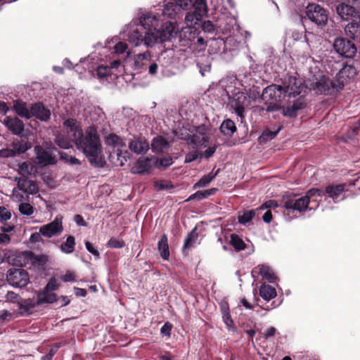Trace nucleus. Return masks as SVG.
Wrapping results in <instances>:
<instances>
[{
  "instance_id": "nucleus-8",
  "label": "nucleus",
  "mask_w": 360,
  "mask_h": 360,
  "mask_svg": "<svg viewBox=\"0 0 360 360\" xmlns=\"http://www.w3.org/2000/svg\"><path fill=\"white\" fill-rule=\"evenodd\" d=\"M336 83L331 81L329 78L322 76L311 84L310 90L314 91L316 94L333 95L339 92L337 89Z\"/></svg>"
},
{
  "instance_id": "nucleus-7",
  "label": "nucleus",
  "mask_w": 360,
  "mask_h": 360,
  "mask_svg": "<svg viewBox=\"0 0 360 360\" xmlns=\"http://www.w3.org/2000/svg\"><path fill=\"white\" fill-rule=\"evenodd\" d=\"M207 129L206 125L201 124L195 128V132L193 135L186 134V136H181V139L187 141L188 144L193 145L196 148L205 147L210 140Z\"/></svg>"
},
{
  "instance_id": "nucleus-38",
  "label": "nucleus",
  "mask_w": 360,
  "mask_h": 360,
  "mask_svg": "<svg viewBox=\"0 0 360 360\" xmlns=\"http://www.w3.org/2000/svg\"><path fill=\"white\" fill-rule=\"evenodd\" d=\"M181 11L174 2L169 1L165 4L162 13L165 16L173 19L175 18L176 15Z\"/></svg>"
},
{
  "instance_id": "nucleus-43",
  "label": "nucleus",
  "mask_w": 360,
  "mask_h": 360,
  "mask_svg": "<svg viewBox=\"0 0 360 360\" xmlns=\"http://www.w3.org/2000/svg\"><path fill=\"white\" fill-rule=\"evenodd\" d=\"M105 144L114 147L124 145L123 140L115 134H110L105 137Z\"/></svg>"
},
{
  "instance_id": "nucleus-45",
  "label": "nucleus",
  "mask_w": 360,
  "mask_h": 360,
  "mask_svg": "<svg viewBox=\"0 0 360 360\" xmlns=\"http://www.w3.org/2000/svg\"><path fill=\"white\" fill-rule=\"evenodd\" d=\"M278 131L279 130H277V131H271L269 129H265L262 135L259 137V141L260 143H266L269 141H271L273 139H274L278 133Z\"/></svg>"
},
{
  "instance_id": "nucleus-24",
  "label": "nucleus",
  "mask_w": 360,
  "mask_h": 360,
  "mask_svg": "<svg viewBox=\"0 0 360 360\" xmlns=\"http://www.w3.org/2000/svg\"><path fill=\"white\" fill-rule=\"evenodd\" d=\"M13 110L21 117L30 119L32 117V106L29 109L27 103L20 99L13 101Z\"/></svg>"
},
{
  "instance_id": "nucleus-59",
  "label": "nucleus",
  "mask_w": 360,
  "mask_h": 360,
  "mask_svg": "<svg viewBox=\"0 0 360 360\" xmlns=\"http://www.w3.org/2000/svg\"><path fill=\"white\" fill-rule=\"evenodd\" d=\"M11 217V212L4 206H0V221H6Z\"/></svg>"
},
{
  "instance_id": "nucleus-46",
  "label": "nucleus",
  "mask_w": 360,
  "mask_h": 360,
  "mask_svg": "<svg viewBox=\"0 0 360 360\" xmlns=\"http://www.w3.org/2000/svg\"><path fill=\"white\" fill-rule=\"evenodd\" d=\"M59 155L60 160L65 161L66 163H68L70 165H80L81 162L79 160L76 158L75 157L71 156L65 152H59Z\"/></svg>"
},
{
  "instance_id": "nucleus-33",
  "label": "nucleus",
  "mask_w": 360,
  "mask_h": 360,
  "mask_svg": "<svg viewBox=\"0 0 360 360\" xmlns=\"http://www.w3.org/2000/svg\"><path fill=\"white\" fill-rule=\"evenodd\" d=\"M154 167L158 169H165L173 164V158L170 155H167L162 158L153 156Z\"/></svg>"
},
{
  "instance_id": "nucleus-61",
  "label": "nucleus",
  "mask_w": 360,
  "mask_h": 360,
  "mask_svg": "<svg viewBox=\"0 0 360 360\" xmlns=\"http://www.w3.org/2000/svg\"><path fill=\"white\" fill-rule=\"evenodd\" d=\"M325 191L320 188H313L308 191L306 196H309V199L310 200L311 197L314 196H323L325 195Z\"/></svg>"
},
{
  "instance_id": "nucleus-11",
  "label": "nucleus",
  "mask_w": 360,
  "mask_h": 360,
  "mask_svg": "<svg viewBox=\"0 0 360 360\" xmlns=\"http://www.w3.org/2000/svg\"><path fill=\"white\" fill-rule=\"evenodd\" d=\"M357 75L356 68L352 65H345L336 75L338 90L343 89L345 84L353 81Z\"/></svg>"
},
{
  "instance_id": "nucleus-58",
  "label": "nucleus",
  "mask_w": 360,
  "mask_h": 360,
  "mask_svg": "<svg viewBox=\"0 0 360 360\" xmlns=\"http://www.w3.org/2000/svg\"><path fill=\"white\" fill-rule=\"evenodd\" d=\"M107 245L111 248H122L125 245L122 240H117L115 238H111L107 243Z\"/></svg>"
},
{
  "instance_id": "nucleus-12",
  "label": "nucleus",
  "mask_w": 360,
  "mask_h": 360,
  "mask_svg": "<svg viewBox=\"0 0 360 360\" xmlns=\"http://www.w3.org/2000/svg\"><path fill=\"white\" fill-rule=\"evenodd\" d=\"M335 11L344 21H360V11L349 4L338 3L335 6Z\"/></svg>"
},
{
  "instance_id": "nucleus-17",
  "label": "nucleus",
  "mask_w": 360,
  "mask_h": 360,
  "mask_svg": "<svg viewBox=\"0 0 360 360\" xmlns=\"http://www.w3.org/2000/svg\"><path fill=\"white\" fill-rule=\"evenodd\" d=\"M309 196H302L299 198H289L284 202L283 207L288 212L298 211L303 212L309 208Z\"/></svg>"
},
{
  "instance_id": "nucleus-44",
  "label": "nucleus",
  "mask_w": 360,
  "mask_h": 360,
  "mask_svg": "<svg viewBox=\"0 0 360 360\" xmlns=\"http://www.w3.org/2000/svg\"><path fill=\"white\" fill-rule=\"evenodd\" d=\"M195 229H194L193 231H191L188 236H186L184 245L183 247V252H185L186 249H189L190 248L193 246V244L195 242V240L198 238V234L195 233Z\"/></svg>"
},
{
  "instance_id": "nucleus-13",
  "label": "nucleus",
  "mask_w": 360,
  "mask_h": 360,
  "mask_svg": "<svg viewBox=\"0 0 360 360\" xmlns=\"http://www.w3.org/2000/svg\"><path fill=\"white\" fill-rule=\"evenodd\" d=\"M208 12L206 0H195L193 4V11L188 13L186 15V20L194 22L197 24L198 21H201L202 18L207 16Z\"/></svg>"
},
{
  "instance_id": "nucleus-62",
  "label": "nucleus",
  "mask_w": 360,
  "mask_h": 360,
  "mask_svg": "<svg viewBox=\"0 0 360 360\" xmlns=\"http://www.w3.org/2000/svg\"><path fill=\"white\" fill-rule=\"evenodd\" d=\"M172 329V324L169 322H166L161 328L160 333L161 334L166 335L167 337L171 336V331Z\"/></svg>"
},
{
  "instance_id": "nucleus-5",
  "label": "nucleus",
  "mask_w": 360,
  "mask_h": 360,
  "mask_svg": "<svg viewBox=\"0 0 360 360\" xmlns=\"http://www.w3.org/2000/svg\"><path fill=\"white\" fill-rule=\"evenodd\" d=\"M303 20L304 21L309 20L317 27L322 28L328 23V12L321 5L311 3L305 8Z\"/></svg>"
},
{
  "instance_id": "nucleus-57",
  "label": "nucleus",
  "mask_w": 360,
  "mask_h": 360,
  "mask_svg": "<svg viewBox=\"0 0 360 360\" xmlns=\"http://www.w3.org/2000/svg\"><path fill=\"white\" fill-rule=\"evenodd\" d=\"M278 207V204L275 200H269L264 202L262 205H260L257 210H264L265 209H275Z\"/></svg>"
},
{
  "instance_id": "nucleus-25",
  "label": "nucleus",
  "mask_w": 360,
  "mask_h": 360,
  "mask_svg": "<svg viewBox=\"0 0 360 360\" xmlns=\"http://www.w3.org/2000/svg\"><path fill=\"white\" fill-rule=\"evenodd\" d=\"M18 308L20 310L21 315L30 314L32 310L37 306V300L35 301L34 299H22L18 301Z\"/></svg>"
},
{
  "instance_id": "nucleus-20",
  "label": "nucleus",
  "mask_w": 360,
  "mask_h": 360,
  "mask_svg": "<svg viewBox=\"0 0 360 360\" xmlns=\"http://www.w3.org/2000/svg\"><path fill=\"white\" fill-rule=\"evenodd\" d=\"M171 144L168 140L162 136H157L154 137L151 141V150L153 153L160 154L169 150Z\"/></svg>"
},
{
  "instance_id": "nucleus-27",
  "label": "nucleus",
  "mask_w": 360,
  "mask_h": 360,
  "mask_svg": "<svg viewBox=\"0 0 360 360\" xmlns=\"http://www.w3.org/2000/svg\"><path fill=\"white\" fill-rule=\"evenodd\" d=\"M130 150L135 153H146L149 149V143L145 139H134L129 143Z\"/></svg>"
},
{
  "instance_id": "nucleus-52",
  "label": "nucleus",
  "mask_w": 360,
  "mask_h": 360,
  "mask_svg": "<svg viewBox=\"0 0 360 360\" xmlns=\"http://www.w3.org/2000/svg\"><path fill=\"white\" fill-rule=\"evenodd\" d=\"M279 102H274V101H269L267 105V107L266 108V112H276L279 110H282V114L283 115V108L286 107V105H281Z\"/></svg>"
},
{
  "instance_id": "nucleus-21",
  "label": "nucleus",
  "mask_w": 360,
  "mask_h": 360,
  "mask_svg": "<svg viewBox=\"0 0 360 360\" xmlns=\"http://www.w3.org/2000/svg\"><path fill=\"white\" fill-rule=\"evenodd\" d=\"M4 124L15 135H20L24 131V123L18 117H6Z\"/></svg>"
},
{
  "instance_id": "nucleus-37",
  "label": "nucleus",
  "mask_w": 360,
  "mask_h": 360,
  "mask_svg": "<svg viewBox=\"0 0 360 360\" xmlns=\"http://www.w3.org/2000/svg\"><path fill=\"white\" fill-rule=\"evenodd\" d=\"M241 327L243 332L248 335L252 342L254 344L253 338L256 334V323L253 320L249 319L246 322H243Z\"/></svg>"
},
{
  "instance_id": "nucleus-48",
  "label": "nucleus",
  "mask_w": 360,
  "mask_h": 360,
  "mask_svg": "<svg viewBox=\"0 0 360 360\" xmlns=\"http://www.w3.org/2000/svg\"><path fill=\"white\" fill-rule=\"evenodd\" d=\"M32 170V167L27 162H24L19 165L18 172V173L25 178H28V176L31 174Z\"/></svg>"
},
{
  "instance_id": "nucleus-64",
  "label": "nucleus",
  "mask_w": 360,
  "mask_h": 360,
  "mask_svg": "<svg viewBox=\"0 0 360 360\" xmlns=\"http://www.w3.org/2000/svg\"><path fill=\"white\" fill-rule=\"evenodd\" d=\"M61 280L64 282H72L75 281V275L73 271H67L66 273L62 276Z\"/></svg>"
},
{
  "instance_id": "nucleus-50",
  "label": "nucleus",
  "mask_w": 360,
  "mask_h": 360,
  "mask_svg": "<svg viewBox=\"0 0 360 360\" xmlns=\"http://www.w3.org/2000/svg\"><path fill=\"white\" fill-rule=\"evenodd\" d=\"M19 212L22 215L30 216L34 213V208L27 202H21L18 207Z\"/></svg>"
},
{
  "instance_id": "nucleus-10",
  "label": "nucleus",
  "mask_w": 360,
  "mask_h": 360,
  "mask_svg": "<svg viewBox=\"0 0 360 360\" xmlns=\"http://www.w3.org/2000/svg\"><path fill=\"white\" fill-rule=\"evenodd\" d=\"M6 279L12 286L22 288L27 285L30 278L26 270L21 268H11L7 272Z\"/></svg>"
},
{
  "instance_id": "nucleus-28",
  "label": "nucleus",
  "mask_w": 360,
  "mask_h": 360,
  "mask_svg": "<svg viewBox=\"0 0 360 360\" xmlns=\"http://www.w3.org/2000/svg\"><path fill=\"white\" fill-rule=\"evenodd\" d=\"M54 142L60 148L68 149L72 147L74 141L67 134L58 132L55 136Z\"/></svg>"
},
{
  "instance_id": "nucleus-22",
  "label": "nucleus",
  "mask_w": 360,
  "mask_h": 360,
  "mask_svg": "<svg viewBox=\"0 0 360 360\" xmlns=\"http://www.w3.org/2000/svg\"><path fill=\"white\" fill-rule=\"evenodd\" d=\"M34 150L36 151L37 158L40 164L49 165L56 163L55 157H53L50 152L43 149L41 146H36Z\"/></svg>"
},
{
  "instance_id": "nucleus-47",
  "label": "nucleus",
  "mask_w": 360,
  "mask_h": 360,
  "mask_svg": "<svg viewBox=\"0 0 360 360\" xmlns=\"http://www.w3.org/2000/svg\"><path fill=\"white\" fill-rule=\"evenodd\" d=\"M257 211V210L256 209V210H251L245 212L242 216H240L238 217V221L240 224H243L250 222L255 217Z\"/></svg>"
},
{
  "instance_id": "nucleus-42",
  "label": "nucleus",
  "mask_w": 360,
  "mask_h": 360,
  "mask_svg": "<svg viewBox=\"0 0 360 360\" xmlns=\"http://www.w3.org/2000/svg\"><path fill=\"white\" fill-rule=\"evenodd\" d=\"M30 259L34 265L39 266H44L48 262V256L45 255H36L30 252Z\"/></svg>"
},
{
  "instance_id": "nucleus-26",
  "label": "nucleus",
  "mask_w": 360,
  "mask_h": 360,
  "mask_svg": "<svg viewBox=\"0 0 360 360\" xmlns=\"http://www.w3.org/2000/svg\"><path fill=\"white\" fill-rule=\"evenodd\" d=\"M18 188L26 194H37L39 189L37 183L32 180L25 178L24 181L19 182Z\"/></svg>"
},
{
  "instance_id": "nucleus-41",
  "label": "nucleus",
  "mask_w": 360,
  "mask_h": 360,
  "mask_svg": "<svg viewBox=\"0 0 360 360\" xmlns=\"http://www.w3.org/2000/svg\"><path fill=\"white\" fill-rule=\"evenodd\" d=\"M13 148L16 151V154L19 155L25 153L31 148V145L27 141H17L13 143Z\"/></svg>"
},
{
  "instance_id": "nucleus-63",
  "label": "nucleus",
  "mask_w": 360,
  "mask_h": 360,
  "mask_svg": "<svg viewBox=\"0 0 360 360\" xmlns=\"http://www.w3.org/2000/svg\"><path fill=\"white\" fill-rule=\"evenodd\" d=\"M0 155L4 158H13L17 155L16 151L13 148L12 149L6 148L0 150Z\"/></svg>"
},
{
  "instance_id": "nucleus-15",
  "label": "nucleus",
  "mask_w": 360,
  "mask_h": 360,
  "mask_svg": "<svg viewBox=\"0 0 360 360\" xmlns=\"http://www.w3.org/2000/svg\"><path fill=\"white\" fill-rule=\"evenodd\" d=\"M63 127L65 134L74 141V143L84 133L80 123L74 118H68L64 120Z\"/></svg>"
},
{
  "instance_id": "nucleus-56",
  "label": "nucleus",
  "mask_w": 360,
  "mask_h": 360,
  "mask_svg": "<svg viewBox=\"0 0 360 360\" xmlns=\"http://www.w3.org/2000/svg\"><path fill=\"white\" fill-rule=\"evenodd\" d=\"M201 27L204 33L212 34L214 32V26L210 20L203 21L201 24Z\"/></svg>"
},
{
  "instance_id": "nucleus-55",
  "label": "nucleus",
  "mask_w": 360,
  "mask_h": 360,
  "mask_svg": "<svg viewBox=\"0 0 360 360\" xmlns=\"http://www.w3.org/2000/svg\"><path fill=\"white\" fill-rule=\"evenodd\" d=\"M202 157V153H198V151H191L188 153L185 156V163H190L191 162L195 161V160L200 158L201 159Z\"/></svg>"
},
{
  "instance_id": "nucleus-51",
  "label": "nucleus",
  "mask_w": 360,
  "mask_h": 360,
  "mask_svg": "<svg viewBox=\"0 0 360 360\" xmlns=\"http://www.w3.org/2000/svg\"><path fill=\"white\" fill-rule=\"evenodd\" d=\"M222 319L229 331L236 332L237 328L234 325V322L230 313H226V314L222 315Z\"/></svg>"
},
{
  "instance_id": "nucleus-39",
  "label": "nucleus",
  "mask_w": 360,
  "mask_h": 360,
  "mask_svg": "<svg viewBox=\"0 0 360 360\" xmlns=\"http://www.w3.org/2000/svg\"><path fill=\"white\" fill-rule=\"evenodd\" d=\"M75 238L73 236H68L66 241L63 243L60 246V250L65 254H71L75 250Z\"/></svg>"
},
{
  "instance_id": "nucleus-3",
  "label": "nucleus",
  "mask_w": 360,
  "mask_h": 360,
  "mask_svg": "<svg viewBox=\"0 0 360 360\" xmlns=\"http://www.w3.org/2000/svg\"><path fill=\"white\" fill-rule=\"evenodd\" d=\"M152 21L157 22V18L154 15H146L140 20V25L136 27L131 28L128 34L129 41L137 46L142 44L146 46V37H151L150 22Z\"/></svg>"
},
{
  "instance_id": "nucleus-16",
  "label": "nucleus",
  "mask_w": 360,
  "mask_h": 360,
  "mask_svg": "<svg viewBox=\"0 0 360 360\" xmlns=\"http://www.w3.org/2000/svg\"><path fill=\"white\" fill-rule=\"evenodd\" d=\"M248 103L247 94L238 91L233 95L229 105L238 117L243 118L245 117V106L248 105Z\"/></svg>"
},
{
  "instance_id": "nucleus-54",
  "label": "nucleus",
  "mask_w": 360,
  "mask_h": 360,
  "mask_svg": "<svg viewBox=\"0 0 360 360\" xmlns=\"http://www.w3.org/2000/svg\"><path fill=\"white\" fill-rule=\"evenodd\" d=\"M96 74L98 78H104L111 74V69L110 67L100 65L97 68Z\"/></svg>"
},
{
  "instance_id": "nucleus-32",
  "label": "nucleus",
  "mask_w": 360,
  "mask_h": 360,
  "mask_svg": "<svg viewBox=\"0 0 360 360\" xmlns=\"http://www.w3.org/2000/svg\"><path fill=\"white\" fill-rule=\"evenodd\" d=\"M345 190V184L329 185L326 187L325 193L329 198L337 199Z\"/></svg>"
},
{
  "instance_id": "nucleus-36",
  "label": "nucleus",
  "mask_w": 360,
  "mask_h": 360,
  "mask_svg": "<svg viewBox=\"0 0 360 360\" xmlns=\"http://www.w3.org/2000/svg\"><path fill=\"white\" fill-rule=\"evenodd\" d=\"M220 169L216 172H211L207 175H204L198 182L193 185V189L207 186L219 174Z\"/></svg>"
},
{
  "instance_id": "nucleus-23",
  "label": "nucleus",
  "mask_w": 360,
  "mask_h": 360,
  "mask_svg": "<svg viewBox=\"0 0 360 360\" xmlns=\"http://www.w3.org/2000/svg\"><path fill=\"white\" fill-rule=\"evenodd\" d=\"M347 38L352 40H360V21H349L345 27Z\"/></svg>"
},
{
  "instance_id": "nucleus-18",
  "label": "nucleus",
  "mask_w": 360,
  "mask_h": 360,
  "mask_svg": "<svg viewBox=\"0 0 360 360\" xmlns=\"http://www.w3.org/2000/svg\"><path fill=\"white\" fill-rule=\"evenodd\" d=\"M153 167H155L153 156L141 157L137 160L131 170L133 174H149Z\"/></svg>"
},
{
  "instance_id": "nucleus-40",
  "label": "nucleus",
  "mask_w": 360,
  "mask_h": 360,
  "mask_svg": "<svg viewBox=\"0 0 360 360\" xmlns=\"http://www.w3.org/2000/svg\"><path fill=\"white\" fill-rule=\"evenodd\" d=\"M230 244L236 251L243 250L246 248V244L245 242L236 233L231 235Z\"/></svg>"
},
{
  "instance_id": "nucleus-2",
  "label": "nucleus",
  "mask_w": 360,
  "mask_h": 360,
  "mask_svg": "<svg viewBox=\"0 0 360 360\" xmlns=\"http://www.w3.org/2000/svg\"><path fill=\"white\" fill-rule=\"evenodd\" d=\"M75 143L77 149L85 154L91 165L98 167L104 166L105 162L101 155V141L94 126L87 127L85 133Z\"/></svg>"
},
{
  "instance_id": "nucleus-14",
  "label": "nucleus",
  "mask_w": 360,
  "mask_h": 360,
  "mask_svg": "<svg viewBox=\"0 0 360 360\" xmlns=\"http://www.w3.org/2000/svg\"><path fill=\"white\" fill-rule=\"evenodd\" d=\"M62 220V216L57 215L53 221L40 227L41 233L49 238L60 235L63 230Z\"/></svg>"
},
{
  "instance_id": "nucleus-6",
  "label": "nucleus",
  "mask_w": 360,
  "mask_h": 360,
  "mask_svg": "<svg viewBox=\"0 0 360 360\" xmlns=\"http://www.w3.org/2000/svg\"><path fill=\"white\" fill-rule=\"evenodd\" d=\"M333 46L337 53L345 58L353 59L357 53L354 41L344 37L335 38Z\"/></svg>"
},
{
  "instance_id": "nucleus-49",
  "label": "nucleus",
  "mask_w": 360,
  "mask_h": 360,
  "mask_svg": "<svg viewBox=\"0 0 360 360\" xmlns=\"http://www.w3.org/2000/svg\"><path fill=\"white\" fill-rule=\"evenodd\" d=\"M149 54L147 53H140L136 56L134 60V65L138 70L143 69L144 61L148 60Z\"/></svg>"
},
{
  "instance_id": "nucleus-31",
  "label": "nucleus",
  "mask_w": 360,
  "mask_h": 360,
  "mask_svg": "<svg viewBox=\"0 0 360 360\" xmlns=\"http://www.w3.org/2000/svg\"><path fill=\"white\" fill-rule=\"evenodd\" d=\"M255 272L259 274L264 279L269 281H274L276 279L274 273L269 266L264 264L258 265L255 267Z\"/></svg>"
},
{
  "instance_id": "nucleus-34",
  "label": "nucleus",
  "mask_w": 360,
  "mask_h": 360,
  "mask_svg": "<svg viewBox=\"0 0 360 360\" xmlns=\"http://www.w3.org/2000/svg\"><path fill=\"white\" fill-rule=\"evenodd\" d=\"M259 295L264 300L269 301L276 296V291L271 285L263 284L259 288Z\"/></svg>"
},
{
  "instance_id": "nucleus-9",
  "label": "nucleus",
  "mask_w": 360,
  "mask_h": 360,
  "mask_svg": "<svg viewBox=\"0 0 360 360\" xmlns=\"http://www.w3.org/2000/svg\"><path fill=\"white\" fill-rule=\"evenodd\" d=\"M262 99L264 101L265 104H268L269 101L281 103L287 99L283 84H272L264 88L262 91Z\"/></svg>"
},
{
  "instance_id": "nucleus-19",
  "label": "nucleus",
  "mask_w": 360,
  "mask_h": 360,
  "mask_svg": "<svg viewBox=\"0 0 360 360\" xmlns=\"http://www.w3.org/2000/svg\"><path fill=\"white\" fill-rule=\"evenodd\" d=\"M32 117L42 122H47L51 118V110L46 108L41 102H37L32 104Z\"/></svg>"
},
{
  "instance_id": "nucleus-53",
  "label": "nucleus",
  "mask_w": 360,
  "mask_h": 360,
  "mask_svg": "<svg viewBox=\"0 0 360 360\" xmlns=\"http://www.w3.org/2000/svg\"><path fill=\"white\" fill-rule=\"evenodd\" d=\"M218 191V188H212L210 189L205 190V191H198V200H202L208 198L210 195H214Z\"/></svg>"
},
{
  "instance_id": "nucleus-29",
  "label": "nucleus",
  "mask_w": 360,
  "mask_h": 360,
  "mask_svg": "<svg viewBox=\"0 0 360 360\" xmlns=\"http://www.w3.org/2000/svg\"><path fill=\"white\" fill-rule=\"evenodd\" d=\"M158 250L160 252L161 257L164 260H168L169 257V250L168 245L167 236L164 233L158 243Z\"/></svg>"
},
{
  "instance_id": "nucleus-30",
  "label": "nucleus",
  "mask_w": 360,
  "mask_h": 360,
  "mask_svg": "<svg viewBox=\"0 0 360 360\" xmlns=\"http://www.w3.org/2000/svg\"><path fill=\"white\" fill-rule=\"evenodd\" d=\"M219 129L224 136L231 137L236 131L237 128L235 122L233 120L226 119L223 121Z\"/></svg>"
},
{
  "instance_id": "nucleus-60",
  "label": "nucleus",
  "mask_w": 360,
  "mask_h": 360,
  "mask_svg": "<svg viewBox=\"0 0 360 360\" xmlns=\"http://www.w3.org/2000/svg\"><path fill=\"white\" fill-rule=\"evenodd\" d=\"M179 10H186L191 4V0H172Z\"/></svg>"
},
{
  "instance_id": "nucleus-4",
  "label": "nucleus",
  "mask_w": 360,
  "mask_h": 360,
  "mask_svg": "<svg viewBox=\"0 0 360 360\" xmlns=\"http://www.w3.org/2000/svg\"><path fill=\"white\" fill-rule=\"evenodd\" d=\"M158 20L157 22L152 21L150 22L151 27V37H146V46H151L157 43H162L166 41H169L176 35L174 26L169 22H166L161 26L160 29L157 28Z\"/></svg>"
},
{
  "instance_id": "nucleus-1",
  "label": "nucleus",
  "mask_w": 360,
  "mask_h": 360,
  "mask_svg": "<svg viewBox=\"0 0 360 360\" xmlns=\"http://www.w3.org/2000/svg\"><path fill=\"white\" fill-rule=\"evenodd\" d=\"M282 84L287 96L286 107L283 108V116L295 118L300 110L307 107L306 96L308 93V87L302 79L295 76L285 77Z\"/></svg>"
},
{
  "instance_id": "nucleus-35",
  "label": "nucleus",
  "mask_w": 360,
  "mask_h": 360,
  "mask_svg": "<svg viewBox=\"0 0 360 360\" xmlns=\"http://www.w3.org/2000/svg\"><path fill=\"white\" fill-rule=\"evenodd\" d=\"M56 301V295L53 292L44 289L42 292H40L37 295V304H41L43 303H53Z\"/></svg>"
}]
</instances>
